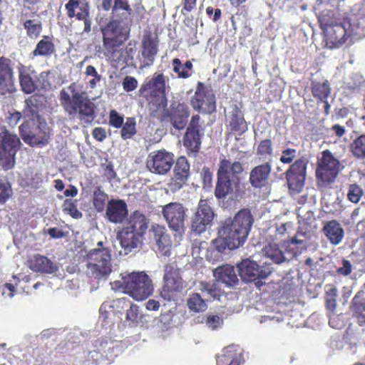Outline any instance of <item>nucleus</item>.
<instances>
[{
  "mask_svg": "<svg viewBox=\"0 0 365 365\" xmlns=\"http://www.w3.org/2000/svg\"><path fill=\"white\" fill-rule=\"evenodd\" d=\"M58 100L65 113L70 118H93L95 105L89 99L81 84L73 82L63 87L59 91Z\"/></svg>",
  "mask_w": 365,
  "mask_h": 365,
  "instance_id": "1",
  "label": "nucleus"
},
{
  "mask_svg": "<svg viewBox=\"0 0 365 365\" xmlns=\"http://www.w3.org/2000/svg\"><path fill=\"white\" fill-rule=\"evenodd\" d=\"M243 168L238 161L222 159L219 163L215 194L218 199L238 200L242 197L240 175Z\"/></svg>",
  "mask_w": 365,
  "mask_h": 365,
  "instance_id": "2",
  "label": "nucleus"
},
{
  "mask_svg": "<svg viewBox=\"0 0 365 365\" xmlns=\"http://www.w3.org/2000/svg\"><path fill=\"white\" fill-rule=\"evenodd\" d=\"M111 289L128 294L136 301L147 299L153 292L152 280L144 272L121 274V278L110 283Z\"/></svg>",
  "mask_w": 365,
  "mask_h": 365,
  "instance_id": "3",
  "label": "nucleus"
},
{
  "mask_svg": "<svg viewBox=\"0 0 365 365\" xmlns=\"http://www.w3.org/2000/svg\"><path fill=\"white\" fill-rule=\"evenodd\" d=\"M87 274L97 279H106L113 271L108 248H94L88 253Z\"/></svg>",
  "mask_w": 365,
  "mask_h": 365,
  "instance_id": "4",
  "label": "nucleus"
},
{
  "mask_svg": "<svg viewBox=\"0 0 365 365\" xmlns=\"http://www.w3.org/2000/svg\"><path fill=\"white\" fill-rule=\"evenodd\" d=\"M253 222L254 218L250 210L242 209L232 219H227L222 228L242 245L248 237Z\"/></svg>",
  "mask_w": 365,
  "mask_h": 365,
  "instance_id": "5",
  "label": "nucleus"
},
{
  "mask_svg": "<svg viewBox=\"0 0 365 365\" xmlns=\"http://www.w3.org/2000/svg\"><path fill=\"white\" fill-rule=\"evenodd\" d=\"M19 134L24 142L30 146L46 145L49 138V128L42 119L26 120L19 126Z\"/></svg>",
  "mask_w": 365,
  "mask_h": 365,
  "instance_id": "6",
  "label": "nucleus"
},
{
  "mask_svg": "<svg viewBox=\"0 0 365 365\" xmlns=\"http://www.w3.org/2000/svg\"><path fill=\"white\" fill-rule=\"evenodd\" d=\"M21 143L19 138L0 125V165L4 170L14 168L15 155Z\"/></svg>",
  "mask_w": 365,
  "mask_h": 365,
  "instance_id": "7",
  "label": "nucleus"
},
{
  "mask_svg": "<svg viewBox=\"0 0 365 365\" xmlns=\"http://www.w3.org/2000/svg\"><path fill=\"white\" fill-rule=\"evenodd\" d=\"M344 165L331 153L325 150L319 159L316 175L319 183L326 186L332 183Z\"/></svg>",
  "mask_w": 365,
  "mask_h": 365,
  "instance_id": "8",
  "label": "nucleus"
},
{
  "mask_svg": "<svg viewBox=\"0 0 365 365\" xmlns=\"http://www.w3.org/2000/svg\"><path fill=\"white\" fill-rule=\"evenodd\" d=\"M163 282L164 284L160 292V296L168 302L174 300L177 294L185 287L177 266L174 263L165 265Z\"/></svg>",
  "mask_w": 365,
  "mask_h": 365,
  "instance_id": "9",
  "label": "nucleus"
},
{
  "mask_svg": "<svg viewBox=\"0 0 365 365\" xmlns=\"http://www.w3.org/2000/svg\"><path fill=\"white\" fill-rule=\"evenodd\" d=\"M198 289L201 291L202 296L199 293L190 294L187 305L192 312H203L207 309V302L218 298L220 293L214 283L201 282Z\"/></svg>",
  "mask_w": 365,
  "mask_h": 365,
  "instance_id": "10",
  "label": "nucleus"
},
{
  "mask_svg": "<svg viewBox=\"0 0 365 365\" xmlns=\"http://www.w3.org/2000/svg\"><path fill=\"white\" fill-rule=\"evenodd\" d=\"M298 218L297 234L290 240V242L300 245L302 250H306L307 247L306 240L311 237L312 233L317 228L315 217L312 211L300 207L298 210Z\"/></svg>",
  "mask_w": 365,
  "mask_h": 365,
  "instance_id": "11",
  "label": "nucleus"
},
{
  "mask_svg": "<svg viewBox=\"0 0 365 365\" xmlns=\"http://www.w3.org/2000/svg\"><path fill=\"white\" fill-rule=\"evenodd\" d=\"M237 270L243 281L256 282L255 284L258 287L263 284L262 279L267 278L272 273V268L269 266L259 267L256 262L250 259H243L237 264Z\"/></svg>",
  "mask_w": 365,
  "mask_h": 365,
  "instance_id": "12",
  "label": "nucleus"
},
{
  "mask_svg": "<svg viewBox=\"0 0 365 365\" xmlns=\"http://www.w3.org/2000/svg\"><path fill=\"white\" fill-rule=\"evenodd\" d=\"M187 209L179 202H170L163 207V215L168 227L179 235L176 238L180 240L187 220Z\"/></svg>",
  "mask_w": 365,
  "mask_h": 365,
  "instance_id": "13",
  "label": "nucleus"
},
{
  "mask_svg": "<svg viewBox=\"0 0 365 365\" xmlns=\"http://www.w3.org/2000/svg\"><path fill=\"white\" fill-rule=\"evenodd\" d=\"M215 213L206 200H200L192 219L191 229L197 234H201L210 227L214 220Z\"/></svg>",
  "mask_w": 365,
  "mask_h": 365,
  "instance_id": "14",
  "label": "nucleus"
},
{
  "mask_svg": "<svg viewBox=\"0 0 365 365\" xmlns=\"http://www.w3.org/2000/svg\"><path fill=\"white\" fill-rule=\"evenodd\" d=\"M174 163V155L165 150H159L150 153L148 158L147 166L155 174L165 175Z\"/></svg>",
  "mask_w": 365,
  "mask_h": 365,
  "instance_id": "15",
  "label": "nucleus"
},
{
  "mask_svg": "<svg viewBox=\"0 0 365 365\" xmlns=\"http://www.w3.org/2000/svg\"><path fill=\"white\" fill-rule=\"evenodd\" d=\"M290 240L284 242V246L285 252H283L276 242H269L266 245L262 252V255L270 259L272 262L276 264H281L286 261H289L294 257H297L302 251L296 250L292 247Z\"/></svg>",
  "mask_w": 365,
  "mask_h": 365,
  "instance_id": "16",
  "label": "nucleus"
},
{
  "mask_svg": "<svg viewBox=\"0 0 365 365\" xmlns=\"http://www.w3.org/2000/svg\"><path fill=\"white\" fill-rule=\"evenodd\" d=\"M307 160L304 158L296 160L286 172L289 190L300 192L304 187L306 178Z\"/></svg>",
  "mask_w": 365,
  "mask_h": 365,
  "instance_id": "17",
  "label": "nucleus"
},
{
  "mask_svg": "<svg viewBox=\"0 0 365 365\" xmlns=\"http://www.w3.org/2000/svg\"><path fill=\"white\" fill-rule=\"evenodd\" d=\"M195 110L201 113H211L216 109L215 96L211 89L198 88L191 101Z\"/></svg>",
  "mask_w": 365,
  "mask_h": 365,
  "instance_id": "18",
  "label": "nucleus"
},
{
  "mask_svg": "<svg viewBox=\"0 0 365 365\" xmlns=\"http://www.w3.org/2000/svg\"><path fill=\"white\" fill-rule=\"evenodd\" d=\"M142 236L133 232V230L124 227L118 233V240L121 247L120 255H126L140 243Z\"/></svg>",
  "mask_w": 365,
  "mask_h": 365,
  "instance_id": "19",
  "label": "nucleus"
},
{
  "mask_svg": "<svg viewBox=\"0 0 365 365\" xmlns=\"http://www.w3.org/2000/svg\"><path fill=\"white\" fill-rule=\"evenodd\" d=\"M346 26L349 27L348 22L336 24L327 29V43L330 44V48H337L346 41L349 36Z\"/></svg>",
  "mask_w": 365,
  "mask_h": 365,
  "instance_id": "20",
  "label": "nucleus"
},
{
  "mask_svg": "<svg viewBox=\"0 0 365 365\" xmlns=\"http://www.w3.org/2000/svg\"><path fill=\"white\" fill-rule=\"evenodd\" d=\"M128 207L123 200H111L106 207V217L113 223H122L128 217Z\"/></svg>",
  "mask_w": 365,
  "mask_h": 365,
  "instance_id": "21",
  "label": "nucleus"
},
{
  "mask_svg": "<svg viewBox=\"0 0 365 365\" xmlns=\"http://www.w3.org/2000/svg\"><path fill=\"white\" fill-rule=\"evenodd\" d=\"M15 90L13 70L10 60L0 58V95L11 93Z\"/></svg>",
  "mask_w": 365,
  "mask_h": 365,
  "instance_id": "22",
  "label": "nucleus"
},
{
  "mask_svg": "<svg viewBox=\"0 0 365 365\" xmlns=\"http://www.w3.org/2000/svg\"><path fill=\"white\" fill-rule=\"evenodd\" d=\"M152 230L159 252L163 255L169 256L171 249L178 245V241L173 242L170 236L167 233L165 227L163 226L159 225H153Z\"/></svg>",
  "mask_w": 365,
  "mask_h": 365,
  "instance_id": "23",
  "label": "nucleus"
},
{
  "mask_svg": "<svg viewBox=\"0 0 365 365\" xmlns=\"http://www.w3.org/2000/svg\"><path fill=\"white\" fill-rule=\"evenodd\" d=\"M272 164L269 161L252 168L250 173V182L252 187L261 188L268 184Z\"/></svg>",
  "mask_w": 365,
  "mask_h": 365,
  "instance_id": "24",
  "label": "nucleus"
},
{
  "mask_svg": "<svg viewBox=\"0 0 365 365\" xmlns=\"http://www.w3.org/2000/svg\"><path fill=\"white\" fill-rule=\"evenodd\" d=\"M242 362V349L236 345L224 348L217 356V365H240Z\"/></svg>",
  "mask_w": 365,
  "mask_h": 365,
  "instance_id": "25",
  "label": "nucleus"
},
{
  "mask_svg": "<svg viewBox=\"0 0 365 365\" xmlns=\"http://www.w3.org/2000/svg\"><path fill=\"white\" fill-rule=\"evenodd\" d=\"M190 115L188 107L184 103H173L171 105L170 111V119L173 126L178 129H183Z\"/></svg>",
  "mask_w": 365,
  "mask_h": 365,
  "instance_id": "26",
  "label": "nucleus"
},
{
  "mask_svg": "<svg viewBox=\"0 0 365 365\" xmlns=\"http://www.w3.org/2000/svg\"><path fill=\"white\" fill-rule=\"evenodd\" d=\"M115 304L125 309L124 324L130 327H137L140 318L138 307L125 297L118 299Z\"/></svg>",
  "mask_w": 365,
  "mask_h": 365,
  "instance_id": "27",
  "label": "nucleus"
},
{
  "mask_svg": "<svg viewBox=\"0 0 365 365\" xmlns=\"http://www.w3.org/2000/svg\"><path fill=\"white\" fill-rule=\"evenodd\" d=\"M19 83L21 90L25 93H32L39 88L36 81L37 75L34 71L24 66H21L19 68Z\"/></svg>",
  "mask_w": 365,
  "mask_h": 365,
  "instance_id": "28",
  "label": "nucleus"
},
{
  "mask_svg": "<svg viewBox=\"0 0 365 365\" xmlns=\"http://www.w3.org/2000/svg\"><path fill=\"white\" fill-rule=\"evenodd\" d=\"M219 237L212 241V245L218 253H222L226 249L235 250L242 246L233 237L230 235L222 227L219 230Z\"/></svg>",
  "mask_w": 365,
  "mask_h": 365,
  "instance_id": "29",
  "label": "nucleus"
},
{
  "mask_svg": "<svg viewBox=\"0 0 365 365\" xmlns=\"http://www.w3.org/2000/svg\"><path fill=\"white\" fill-rule=\"evenodd\" d=\"M29 268L34 272L42 273L53 274L55 273L58 267L53 263L46 257L41 255H34L29 261Z\"/></svg>",
  "mask_w": 365,
  "mask_h": 365,
  "instance_id": "30",
  "label": "nucleus"
},
{
  "mask_svg": "<svg viewBox=\"0 0 365 365\" xmlns=\"http://www.w3.org/2000/svg\"><path fill=\"white\" fill-rule=\"evenodd\" d=\"M149 223V219L143 213L136 210L130 215L125 227L143 236L148 230Z\"/></svg>",
  "mask_w": 365,
  "mask_h": 365,
  "instance_id": "31",
  "label": "nucleus"
},
{
  "mask_svg": "<svg viewBox=\"0 0 365 365\" xmlns=\"http://www.w3.org/2000/svg\"><path fill=\"white\" fill-rule=\"evenodd\" d=\"M323 232L332 245H339L343 240L344 231L341 224L336 220L327 222L323 227Z\"/></svg>",
  "mask_w": 365,
  "mask_h": 365,
  "instance_id": "32",
  "label": "nucleus"
},
{
  "mask_svg": "<svg viewBox=\"0 0 365 365\" xmlns=\"http://www.w3.org/2000/svg\"><path fill=\"white\" fill-rule=\"evenodd\" d=\"M65 8L69 18L76 17L78 20L86 19L89 16V6L86 2L69 0Z\"/></svg>",
  "mask_w": 365,
  "mask_h": 365,
  "instance_id": "33",
  "label": "nucleus"
},
{
  "mask_svg": "<svg viewBox=\"0 0 365 365\" xmlns=\"http://www.w3.org/2000/svg\"><path fill=\"white\" fill-rule=\"evenodd\" d=\"M214 277L227 286H233L238 282L232 266L229 264L217 267L213 272Z\"/></svg>",
  "mask_w": 365,
  "mask_h": 365,
  "instance_id": "34",
  "label": "nucleus"
},
{
  "mask_svg": "<svg viewBox=\"0 0 365 365\" xmlns=\"http://www.w3.org/2000/svg\"><path fill=\"white\" fill-rule=\"evenodd\" d=\"M122 41L115 37L103 36V46L106 49V57L110 60L118 61L122 56L120 48Z\"/></svg>",
  "mask_w": 365,
  "mask_h": 365,
  "instance_id": "35",
  "label": "nucleus"
},
{
  "mask_svg": "<svg viewBox=\"0 0 365 365\" xmlns=\"http://www.w3.org/2000/svg\"><path fill=\"white\" fill-rule=\"evenodd\" d=\"M229 126L231 130L237 132L238 134H242L247 130L244 115L237 106L232 108L229 120Z\"/></svg>",
  "mask_w": 365,
  "mask_h": 365,
  "instance_id": "36",
  "label": "nucleus"
},
{
  "mask_svg": "<svg viewBox=\"0 0 365 365\" xmlns=\"http://www.w3.org/2000/svg\"><path fill=\"white\" fill-rule=\"evenodd\" d=\"M157 53L158 44L156 41L153 39L150 35L144 36L143 40L142 56L147 61L145 66H149L153 63Z\"/></svg>",
  "mask_w": 365,
  "mask_h": 365,
  "instance_id": "37",
  "label": "nucleus"
},
{
  "mask_svg": "<svg viewBox=\"0 0 365 365\" xmlns=\"http://www.w3.org/2000/svg\"><path fill=\"white\" fill-rule=\"evenodd\" d=\"M200 144L199 130L187 128L184 137V145L190 152L196 153L198 151Z\"/></svg>",
  "mask_w": 365,
  "mask_h": 365,
  "instance_id": "38",
  "label": "nucleus"
},
{
  "mask_svg": "<svg viewBox=\"0 0 365 365\" xmlns=\"http://www.w3.org/2000/svg\"><path fill=\"white\" fill-rule=\"evenodd\" d=\"M55 51V46L49 37L43 38L37 43L36 48L31 53V56L48 57L51 56Z\"/></svg>",
  "mask_w": 365,
  "mask_h": 365,
  "instance_id": "39",
  "label": "nucleus"
},
{
  "mask_svg": "<svg viewBox=\"0 0 365 365\" xmlns=\"http://www.w3.org/2000/svg\"><path fill=\"white\" fill-rule=\"evenodd\" d=\"M38 101L36 97L31 96L25 101V106L23 110V118L27 120L41 119L38 115Z\"/></svg>",
  "mask_w": 365,
  "mask_h": 365,
  "instance_id": "40",
  "label": "nucleus"
},
{
  "mask_svg": "<svg viewBox=\"0 0 365 365\" xmlns=\"http://www.w3.org/2000/svg\"><path fill=\"white\" fill-rule=\"evenodd\" d=\"M174 175L187 180L190 175V165L185 157H180L174 167Z\"/></svg>",
  "mask_w": 365,
  "mask_h": 365,
  "instance_id": "41",
  "label": "nucleus"
},
{
  "mask_svg": "<svg viewBox=\"0 0 365 365\" xmlns=\"http://www.w3.org/2000/svg\"><path fill=\"white\" fill-rule=\"evenodd\" d=\"M149 88L163 93L165 88V78L161 73H155L148 83Z\"/></svg>",
  "mask_w": 365,
  "mask_h": 365,
  "instance_id": "42",
  "label": "nucleus"
},
{
  "mask_svg": "<svg viewBox=\"0 0 365 365\" xmlns=\"http://www.w3.org/2000/svg\"><path fill=\"white\" fill-rule=\"evenodd\" d=\"M337 289L335 287H326L325 302L327 309L334 312L336 307Z\"/></svg>",
  "mask_w": 365,
  "mask_h": 365,
  "instance_id": "43",
  "label": "nucleus"
},
{
  "mask_svg": "<svg viewBox=\"0 0 365 365\" xmlns=\"http://www.w3.org/2000/svg\"><path fill=\"white\" fill-rule=\"evenodd\" d=\"M312 93L314 97L318 98L321 101L326 99L330 93V87L328 81L322 83H315L312 88Z\"/></svg>",
  "mask_w": 365,
  "mask_h": 365,
  "instance_id": "44",
  "label": "nucleus"
},
{
  "mask_svg": "<svg viewBox=\"0 0 365 365\" xmlns=\"http://www.w3.org/2000/svg\"><path fill=\"white\" fill-rule=\"evenodd\" d=\"M353 155L358 158H365V134L357 138L351 145Z\"/></svg>",
  "mask_w": 365,
  "mask_h": 365,
  "instance_id": "45",
  "label": "nucleus"
},
{
  "mask_svg": "<svg viewBox=\"0 0 365 365\" xmlns=\"http://www.w3.org/2000/svg\"><path fill=\"white\" fill-rule=\"evenodd\" d=\"M363 195L364 191L359 185L354 183L348 186L346 196L350 202L357 203Z\"/></svg>",
  "mask_w": 365,
  "mask_h": 365,
  "instance_id": "46",
  "label": "nucleus"
},
{
  "mask_svg": "<svg viewBox=\"0 0 365 365\" xmlns=\"http://www.w3.org/2000/svg\"><path fill=\"white\" fill-rule=\"evenodd\" d=\"M24 26L31 38L37 37L41 31V24L38 19L27 20L24 23Z\"/></svg>",
  "mask_w": 365,
  "mask_h": 365,
  "instance_id": "47",
  "label": "nucleus"
},
{
  "mask_svg": "<svg viewBox=\"0 0 365 365\" xmlns=\"http://www.w3.org/2000/svg\"><path fill=\"white\" fill-rule=\"evenodd\" d=\"M135 133V121L134 118H129L123 125L121 136L123 139H128L130 138Z\"/></svg>",
  "mask_w": 365,
  "mask_h": 365,
  "instance_id": "48",
  "label": "nucleus"
},
{
  "mask_svg": "<svg viewBox=\"0 0 365 365\" xmlns=\"http://www.w3.org/2000/svg\"><path fill=\"white\" fill-rule=\"evenodd\" d=\"M107 195L100 189H97L93 193V205L97 211L101 212L105 205Z\"/></svg>",
  "mask_w": 365,
  "mask_h": 365,
  "instance_id": "49",
  "label": "nucleus"
},
{
  "mask_svg": "<svg viewBox=\"0 0 365 365\" xmlns=\"http://www.w3.org/2000/svg\"><path fill=\"white\" fill-rule=\"evenodd\" d=\"M186 182L187 180L173 175V176L170 179L167 184V189L168 190L174 193L180 190L186 183Z\"/></svg>",
  "mask_w": 365,
  "mask_h": 365,
  "instance_id": "50",
  "label": "nucleus"
},
{
  "mask_svg": "<svg viewBox=\"0 0 365 365\" xmlns=\"http://www.w3.org/2000/svg\"><path fill=\"white\" fill-rule=\"evenodd\" d=\"M63 210L67 214H69L75 219H79L82 214L76 207V205L71 201L66 200L63 205Z\"/></svg>",
  "mask_w": 365,
  "mask_h": 365,
  "instance_id": "51",
  "label": "nucleus"
},
{
  "mask_svg": "<svg viewBox=\"0 0 365 365\" xmlns=\"http://www.w3.org/2000/svg\"><path fill=\"white\" fill-rule=\"evenodd\" d=\"M257 155L266 157L272 153V143L270 140L266 139L262 140L257 149Z\"/></svg>",
  "mask_w": 365,
  "mask_h": 365,
  "instance_id": "52",
  "label": "nucleus"
},
{
  "mask_svg": "<svg viewBox=\"0 0 365 365\" xmlns=\"http://www.w3.org/2000/svg\"><path fill=\"white\" fill-rule=\"evenodd\" d=\"M206 326L211 330L217 329L222 325V319L217 315L210 314L205 318Z\"/></svg>",
  "mask_w": 365,
  "mask_h": 365,
  "instance_id": "53",
  "label": "nucleus"
},
{
  "mask_svg": "<svg viewBox=\"0 0 365 365\" xmlns=\"http://www.w3.org/2000/svg\"><path fill=\"white\" fill-rule=\"evenodd\" d=\"M51 78V73L49 71H44L41 73L39 76H37V82L42 89L48 90L52 87L51 83L50 81Z\"/></svg>",
  "mask_w": 365,
  "mask_h": 365,
  "instance_id": "54",
  "label": "nucleus"
},
{
  "mask_svg": "<svg viewBox=\"0 0 365 365\" xmlns=\"http://www.w3.org/2000/svg\"><path fill=\"white\" fill-rule=\"evenodd\" d=\"M85 73L87 76H92V79L89 81V86L91 88H95L96 83L101 80V76L98 74L96 69L93 66H88L86 68Z\"/></svg>",
  "mask_w": 365,
  "mask_h": 365,
  "instance_id": "55",
  "label": "nucleus"
},
{
  "mask_svg": "<svg viewBox=\"0 0 365 365\" xmlns=\"http://www.w3.org/2000/svg\"><path fill=\"white\" fill-rule=\"evenodd\" d=\"M297 156V151L296 149L287 148L282 150L280 157V161L284 164L291 163Z\"/></svg>",
  "mask_w": 365,
  "mask_h": 365,
  "instance_id": "56",
  "label": "nucleus"
},
{
  "mask_svg": "<svg viewBox=\"0 0 365 365\" xmlns=\"http://www.w3.org/2000/svg\"><path fill=\"white\" fill-rule=\"evenodd\" d=\"M173 71L178 74L179 78H187L190 76V73L184 70V67L179 58L173 60Z\"/></svg>",
  "mask_w": 365,
  "mask_h": 365,
  "instance_id": "57",
  "label": "nucleus"
},
{
  "mask_svg": "<svg viewBox=\"0 0 365 365\" xmlns=\"http://www.w3.org/2000/svg\"><path fill=\"white\" fill-rule=\"evenodd\" d=\"M22 117L21 113L16 110L9 111L6 115V122L11 127H15Z\"/></svg>",
  "mask_w": 365,
  "mask_h": 365,
  "instance_id": "58",
  "label": "nucleus"
},
{
  "mask_svg": "<svg viewBox=\"0 0 365 365\" xmlns=\"http://www.w3.org/2000/svg\"><path fill=\"white\" fill-rule=\"evenodd\" d=\"M293 230V224L291 222L282 223L276 229V235L280 237L289 235L290 232Z\"/></svg>",
  "mask_w": 365,
  "mask_h": 365,
  "instance_id": "59",
  "label": "nucleus"
},
{
  "mask_svg": "<svg viewBox=\"0 0 365 365\" xmlns=\"http://www.w3.org/2000/svg\"><path fill=\"white\" fill-rule=\"evenodd\" d=\"M122 85L125 91L130 92L138 87V81L134 77L127 76L124 78Z\"/></svg>",
  "mask_w": 365,
  "mask_h": 365,
  "instance_id": "60",
  "label": "nucleus"
},
{
  "mask_svg": "<svg viewBox=\"0 0 365 365\" xmlns=\"http://www.w3.org/2000/svg\"><path fill=\"white\" fill-rule=\"evenodd\" d=\"M11 194V187L8 182L0 179V202H5Z\"/></svg>",
  "mask_w": 365,
  "mask_h": 365,
  "instance_id": "61",
  "label": "nucleus"
},
{
  "mask_svg": "<svg viewBox=\"0 0 365 365\" xmlns=\"http://www.w3.org/2000/svg\"><path fill=\"white\" fill-rule=\"evenodd\" d=\"M110 123L113 126L120 128L123 124V118L117 111L113 110L110 113Z\"/></svg>",
  "mask_w": 365,
  "mask_h": 365,
  "instance_id": "62",
  "label": "nucleus"
},
{
  "mask_svg": "<svg viewBox=\"0 0 365 365\" xmlns=\"http://www.w3.org/2000/svg\"><path fill=\"white\" fill-rule=\"evenodd\" d=\"M2 295L12 298L14 296L15 287L10 283H6L0 287Z\"/></svg>",
  "mask_w": 365,
  "mask_h": 365,
  "instance_id": "63",
  "label": "nucleus"
},
{
  "mask_svg": "<svg viewBox=\"0 0 365 365\" xmlns=\"http://www.w3.org/2000/svg\"><path fill=\"white\" fill-rule=\"evenodd\" d=\"M352 270V265L351 262L348 260H343L342 267H339L337 269V272L339 274H343L344 276L349 275Z\"/></svg>",
  "mask_w": 365,
  "mask_h": 365,
  "instance_id": "64",
  "label": "nucleus"
}]
</instances>
